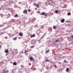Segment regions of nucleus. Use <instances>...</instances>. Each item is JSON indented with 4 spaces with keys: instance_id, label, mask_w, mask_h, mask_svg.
Listing matches in <instances>:
<instances>
[{
    "instance_id": "obj_15",
    "label": "nucleus",
    "mask_w": 73,
    "mask_h": 73,
    "mask_svg": "<svg viewBox=\"0 0 73 73\" xmlns=\"http://www.w3.org/2000/svg\"><path fill=\"white\" fill-rule=\"evenodd\" d=\"M70 15H71V13H68V16H70Z\"/></svg>"
},
{
    "instance_id": "obj_4",
    "label": "nucleus",
    "mask_w": 73,
    "mask_h": 73,
    "mask_svg": "<svg viewBox=\"0 0 73 73\" xmlns=\"http://www.w3.org/2000/svg\"><path fill=\"white\" fill-rule=\"evenodd\" d=\"M64 21H65V19H62L61 21V23H64Z\"/></svg>"
},
{
    "instance_id": "obj_12",
    "label": "nucleus",
    "mask_w": 73,
    "mask_h": 73,
    "mask_svg": "<svg viewBox=\"0 0 73 73\" xmlns=\"http://www.w3.org/2000/svg\"><path fill=\"white\" fill-rule=\"evenodd\" d=\"M69 68H67L66 69V71L67 72H69Z\"/></svg>"
},
{
    "instance_id": "obj_1",
    "label": "nucleus",
    "mask_w": 73,
    "mask_h": 73,
    "mask_svg": "<svg viewBox=\"0 0 73 73\" xmlns=\"http://www.w3.org/2000/svg\"><path fill=\"white\" fill-rule=\"evenodd\" d=\"M28 12V10H25L23 11V13L24 14H27Z\"/></svg>"
},
{
    "instance_id": "obj_3",
    "label": "nucleus",
    "mask_w": 73,
    "mask_h": 73,
    "mask_svg": "<svg viewBox=\"0 0 73 73\" xmlns=\"http://www.w3.org/2000/svg\"><path fill=\"white\" fill-rule=\"evenodd\" d=\"M57 27V26L54 25L53 26V28L54 29H56Z\"/></svg>"
},
{
    "instance_id": "obj_27",
    "label": "nucleus",
    "mask_w": 73,
    "mask_h": 73,
    "mask_svg": "<svg viewBox=\"0 0 73 73\" xmlns=\"http://www.w3.org/2000/svg\"><path fill=\"white\" fill-rule=\"evenodd\" d=\"M9 71H8V70H7L6 71V73H7V72H8Z\"/></svg>"
},
{
    "instance_id": "obj_18",
    "label": "nucleus",
    "mask_w": 73,
    "mask_h": 73,
    "mask_svg": "<svg viewBox=\"0 0 73 73\" xmlns=\"http://www.w3.org/2000/svg\"><path fill=\"white\" fill-rule=\"evenodd\" d=\"M13 39H14V40H17V38L16 37L14 38Z\"/></svg>"
},
{
    "instance_id": "obj_16",
    "label": "nucleus",
    "mask_w": 73,
    "mask_h": 73,
    "mask_svg": "<svg viewBox=\"0 0 73 73\" xmlns=\"http://www.w3.org/2000/svg\"><path fill=\"white\" fill-rule=\"evenodd\" d=\"M29 52V51H27V50H25V53H26L27 52Z\"/></svg>"
},
{
    "instance_id": "obj_9",
    "label": "nucleus",
    "mask_w": 73,
    "mask_h": 73,
    "mask_svg": "<svg viewBox=\"0 0 73 73\" xmlns=\"http://www.w3.org/2000/svg\"><path fill=\"white\" fill-rule=\"evenodd\" d=\"M49 31H52V28H49L48 29Z\"/></svg>"
},
{
    "instance_id": "obj_31",
    "label": "nucleus",
    "mask_w": 73,
    "mask_h": 73,
    "mask_svg": "<svg viewBox=\"0 0 73 73\" xmlns=\"http://www.w3.org/2000/svg\"><path fill=\"white\" fill-rule=\"evenodd\" d=\"M1 48V46H0V48Z\"/></svg>"
},
{
    "instance_id": "obj_13",
    "label": "nucleus",
    "mask_w": 73,
    "mask_h": 73,
    "mask_svg": "<svg viewBox=\"0 0 73 73\" xmlns=\"http://www.w3.org/2000/svg\"><path fill=\"white\" fill-rule=\"evenodd\" d=\"M14 17H18V15L16 14L15 15H14Z\"/></svg>"
},
{
    "instance_id": "obj_20",
    "label": "nucleus",
    "mask_w": 73,
    "mask_h": 73,
    "mask_svg": "<svg viewBox=\"0 0 73 73\" xmlns=\"http://www.w3.org/2000/svg\"><path fill=\"white\" fill-rule=\"evenodd\" d=\"M55 12H56V13H58V11L55 10Z\"/></svg>"
},
{
    "instance_id": "obj_5",
    "label": "nucleus",
    "mask_w": 73,
    "mask_h": 73,
    "mask_svg": "<svg viewBox=\"0 0 73 73\" xmlns=\"http://www.w3.org/2000/svg\"><path fill=\"white\" fill-rule=\"evenodd\" d=\"M35 37V34H33V35L31 36V38H32L33 37Z\"/></svg>"
},
{
    "instance_id": "obj_30",
    "label": "nucleus",
    "mask_w": 73,
    "mask_h": 73,
    "mask_svg": "<svg viewBox=\"0 0 73 73\" xmlns=\"http://www.w3.org/2000/svg\"><path fill=\"white\" fill-rule=\"evenodd\" d=\"M35 10H37V8H35Z\"/></svg>"
},
{
    "instance_id": "obj_26",
    "label": "nucleus",
    "mask_w": 73,
    "mask_h": 73,
    "mask_svg": "<svg viewBox=\"0 0 73 73\" xmlns=\"http://www.w3.org/2000/svg\"><path fill=\"white\" fill-rule=\"evenodd\" d=\"M64 62H66V60H64Z\"/></svg>"
},
{
    "instance_id": "obj_8",
    "label": "nucleus",
    "mask_w": 73,
    "mask_h": 73,
    "mask_svg": "<svg viewBox=\"0 0 73 73\" xmlns=\"http://www.w3.org/2000/svg\"><path fill=\"white\" fill-rule=\"evenodd\" d=\"M5 53H8V52H9V51L8 50V49L6 50H5Z\"/></svg>"
},
{
    "instance_id": "obj_2",
    "label": "nucleus",
    "mask_w": 73,
    "mask_h": 73,
    "mask_svg": "<svg viewBox=\"0 0 73 73\" xmlns=\"http://www.w3.org/2000/svg\"><path fill=\"white\" fill-rule=\"evenodd\" d=\"M42 15H44L45 16H47V14L45 13V12H42Z\"/></svg>"
},
{
    "instance_id": "obj_32",
    "label": "nucleus",
    "mask_w": 73,
    "mask_h": 73,
    "mask_svg": "<svg viewBox=\"0 0 73 73\" xmlns=\"http://www.w3.org/2000/svg\"><path fill=\"white\" fill-rule=\"evenodd\" d=\"M27 5V7H28V5Z\"/></svg>"
},
{
    "instance_id": "obj_21",
    "label": "nucleus",
    "mask_w": 73,
    "mask_h": 73,
    "mask_svg": "<svg viewBox=\"0 0 73 73\" xmlns=\"http://www.w3.org/2000/svg\"><path fill=\"white\" fill-rule=\"evenodd\" d=\"M46 62H49V61L48 60H45Z\"/></svg>"
},
{
    "instance_id": "obj_7",
    "label": "nucleus",
    "mask_w": 73,
    "mask_h": 73,
    "mask_svg": "<svg viewBox=\"0 0 73 73\" xmlns=\"http://www.w3.org/2000/svg\"><path fill=\"white\" fill-rule=\"evenodd\" d=\"M19 36H23V34L22 33H21L19 34Z\"/></svg>"
},
{
    "instance_id": "obj_28",
    "label": "nucleus",
    "mask_w": 73,
    "mask_h": 73,
    "mask_svg": "<svg viewBox=\"0 0 73 73\" xmlns=\"http://www.w3.org/2000/svg\"><path fill=\"white\" fill-rule=\"evenodd\" d=\"M70 37H72V38H73V36H71Z\"/></svg>"
},
{
    "instance_id": "obj_22",
    "label": "nucleus",
    "mask_w": 73,
    "mask_h": 73,
    "mask_svg": "<svg viewBox=\"0 0 73 73\" xmlns=\"http://www.w3.org/2000/svg\"><path fill=\"white\" fill-rule=\"evenodd\" d=\"M58 41H59V40H56L55 41V42H58Z\"/></svg>"
},
{
    "instance_id": "obj_6",
    "label": "nucleus",
    "mask_w": 73,
    "mask_h": 73,
    "mask_svg": "<svg viewBox=\"0 0 73 73\" xmlns=\"http://www.w3.org/2000/svg\"><path fill=\"white\" fill-rule=\"evenodd\" d=\"M30 60H32V61H33V57H31L30 58Z\"/></svg>"
},
{
    "instance_id": "obj_29",
    "label": "nucleus",
    "mask_w": 73,
    "mask_h": 73,
    "mask_svg": "<svg viewBox=\"0 0 73 73\" xmlns=\"http://www.w3.org/2000/svg\"><path fill=\"white\" fill-rule=\"evenodd\" d=\"M8 54H6V56H7V55H8Z\"/></svg>"
},
{
    "instance_id": "obj_14",
    "label": "nucleus",
    "mask_w": 73,
    "mask_h": 73,
    "mask_svg": "<svg viewBox=\"0 0 73 73\" xmlns=\"http://www.w3.org/2000/svg\"><path fill=\"white\" fill-rule=\"evenodd\" d=\"M36 6L37 8H38L39 7V5L38 4H36Z\"/></svg>"
},
{
    "instance_id": "obj_11",
    "label": "nucleus",
    "mask_w": 73,
    "mask_h": 73,
    "mask_svg": "<svg viewBox=\"0 0 73 73\" xmlns=\"http://www.w3.org/2000/svg\"><path fill=\"white\" fill-rule=\"evenodd\" d=\"M6 69H4L3 70V73H6Z\"/></svg>"
},
{
    "instance_id": "obj_17",
    "label": "nucleus",
    "mask_w": 73,
    "mask_h": 73,
    "mask_svg": "<svg viewBox=\"0 0 73 73\" xmlns=\"http://www.w3.org/2000/svg\"><path fill=\"white\" fill-rule=\"evenodd\" d=\"M35 47V46H31V48H33Z\"/></svg>"
},
{
    "instance_id": "obj_19",
    "label": "nucleus",
    "mask_w": 73,
    "mask_h": 73,
    "mask_svg": "<svg viewBox=\"0 0 73 73\" xmlns=\"http://www.w3.org/2000/svg\"><path fill=\"white\" fill-rule=\"evenodd\" d=\"M49 50H47L45 52V53H48V52H49Z\"/></svg>"
},
{
    "instance_id": "obj_25",
    "label": "nucleus",
    "mask_w": 73,
    "mask_h": 73,
    "mask_svg": "<svg viewBox=\"0 0 73 73\" xmlns=\"http://www.w3.org/2000/svg\"><path fill=\"white\" fill-rule=\"evenodd\" d=\"M37 13H40V11H38Z\"/></svg>"
},
{
    "instance_id": "obj_24",
    "label": "nucleus",
    "mask_w": 73,
    "mask_h": 73,
    "mask_svg": "<svg viewBox=\"0 0 73 73\" xmlns=\"http://www.w3.org/2000/svg\"><path fill=\"white\" fill-rule=\"evenodd\" d=\"M28 12H31V10L29 9L28 10Z\"/></svg>"
},
{
    "instance_id": "obj_10",
    "label": "nucleus",
    "mask_w": 73,
    "mask_h": 73,
    "mask_svg": "<svg viewBox=\"0 0 73 73\" xmlns=\"http://www.w3.org/2000/svg\"><path fill=\"white\" fill-rule=\"evenodd\" d=\"M13 65H17V63H16V62H14L13 63Z\"/></svg>"
},
{
    "instance_id": "obj_23",
    "label": "nucleus",
    "mask_w": 73,
    "mask_h": 73,
    "mask_svg": "<svg viewBox=\"0 0 73 73\" xmlns=\"http://www.w3.org/2000/svg\"><path fill=\"white\" fill-rule=\"evenodd\" d=\"M21 67L22 68H24V66L23 65H21Z\"/></svg>"
}]
</instances>
